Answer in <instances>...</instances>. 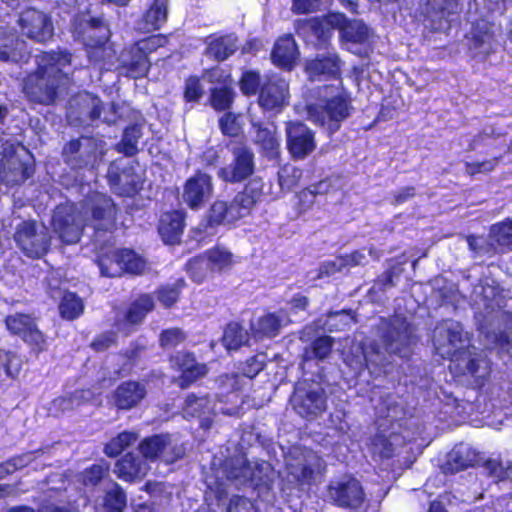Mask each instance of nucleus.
<instances>
[{"mask_svg":"<svg viewBox=\"0 0 512 512\" xmlns=\"http://www.w3.org/2000/svg\"><path fill=\"white\" fill-rule=\"evenodd\" d=\"M67 49L43 50L35 55V68L22 81V93L32 104L51 106L59 99L61 88L69 81L64 69L72 64Z\"/></svg>","mask_w":512,"mask_h":512,"instance_id":"1","label":"nucleus"},{"mask_svg":"<svg viewBox=\"0 0 512 512\" xmlns=\"http://www.w3.org/2000/svg\"><path fill=\"white\" fill-rule=\"evenodd\" d=\"M238 86L244 96H257V104L264 112L279 114L289 105V82L278 73L261 75L259 70L246 69Z\"/></svg>","mask_w":512,"mask_h":512,"instance_id":"2","label":"nucleus"},{"mask_svg":"<svg viewBox=\"0 0 512 512\" xmlns=\"http://www.w3.org/2000/svg\"><path fill=\"white\" fill-rule=\"evenodd\" d=\"M263 186L262 180L250 179L230 202L214 201L206 214V227L215 228L221 225L235 224L250 215L263 196Z\"/></svg>","mask_w":512,"mask_h":512,"instance_id":"3","label":"nucleus"},{"mask_svg":"<svg viewBox=\"0 0 512 512\" xmlns=\"http://www.w3.org/2000/svg\"><path fill=\"white\" fill-rule=\"evenodd\" d=\"M305 110L309 120L331 138L351 116L354 108L350 93L342 87L334 95L320 96L316 102L307 104Z\"/></svg>","mask_w":512,"mask_h":512,"instance_id":"4","label":"nucleus"},{"mask_svg":"<svg viewBox=\"0 0 512 512\" xmlns=\"http://www.w3.org/2000/svg\"><path fill=\"white\" fill-rule=\"evenodd\" d=\"M84 210L87 225L93 229V243L106 239L107 235L113 237L118 226L120 208L112 197L96 192L86 199Z\"/></svg>","mask_w":512,"mask_h":512,"instance_id":"5","label":"nucleus"},{"mask_svg":"<svg viewBox=\"0 0 512 512\" xmlns=\"http://www.w3.org/2000/svg\"><path fill=\"white\" fill-rule=\"evenodd\" d=\"M335 12L322 16L299 18L294 21L295 34L305 43L316 49H325L330 44L335 25L338 24Z\"/></svg>","mask_w":512,"mask_h":512,"instance_id":"6","label":"nucleus"},{"mask_svg":"<svg viewBox=\"0 0 512 512\" xmlns=\"http://www.w3.org/2000/svg\"><path fill=\"white\" fill-rule=\"evenodd\" d=\"M232 154L231 162L221 167L217 176L220 180L229 184L242 183L250 179H260L252 177L256 171L255 154L245 141L237 142L230 148Z\"/></svg>","mask_w":512,"mask_h":512,"instance_id":"7","label":"nucleus"},{"mask_svg":"<svg viewBox=\"0 0 512 512\" xmlns=\"http://www.w3.org/2000/svg\"><path fill=\"white\" fill-rule=\"evenodd\" d=\"M16 25L19 34L35 43L46 44L54 36L50 14L35 7H25L17 14Z\"/></svg>","mask_w":512,"mask_h":512,"instance_id":"8","label":"nucleus"},{"mask_svg":"<svg viewBox=\"0 0 512 512\" xmlns=\"http://www.w3.org/2000/svg\"><path fill=\"white\" fill-rule=\"evenodd\" d=\"M326 495L332 505L354 511L362 508L366 501L361 482L351 474L331 480L326 486Z\"/></svg>","mask_w":512,"mask_h":512,"instance_id":"9","label":"nucleus"},{"mask_svg":"<svg viewBox=\"0 0 512 512\" xmlns=\"http://www.w3.org/2000/svg\"><path fill=\"white\" fill-rule=\"evenodd\" d=\"M14 240L19 249L32 259L45 256L50 250L51 236L46 228L38 229L34 220L19 223L14 233Z\"/></svg>","mask_w":512,"mask_h":512,"instance_id":"10","label":"nucleus"},{"mask_svg":"<svg viewBox=\"0 0 512 512\" xmlns=\"http://www.w3.org/2000/svg\"><path fill=\"white\" fill-rule=\"evenodd\" d=\"M286 148L294 161L304 160L317 148L316 133L300 120L285 122Z\"/></svg>","mask_w":512,"mask_h":512,"instance_id":"11","label":"nucleus"},{"mask_svg":"<svg viewBox=\"0 0 512 512\" xmlns=\"http://www.w3.org/2000/svg\"><path fill=\"white\" fill-rule=\"evenodd\" d=\"M51 223L62 243L70 245L80 241L83 226L80 221V211L75 204L57 205Z\"/></svg>","mask_w":512,"mask_h":512,"instance_id":"12","label":"nucleus"},{"mask_svg":"<svg viewBox=\"0 0 512 512\" xmlns=\"http://www.w3.org/2000/svg\"><path fill=\"white\" fill-rule=\"evenodd\" d=\"M168 361L171 369L179 373L176 381L180 389L191 387L209 372L207 364L198 362L192 351H176L169 355Z\"/></svg>","mask_w":512,"mask_h":512,"instance_id":"13","label":"nucleus"},{"mask_svg":"<svg viewBox=\"0 0 512 512\" xmlns=\"http://www.w3.org/2000/svg\"><path fill=\"white\" fill-rule=\"evenodd\" d=\"M64 163L72 170L86 169L97 157V143L92 136L81 135L64 144L61 152Z\"/></svg>","mask_w":512,"mask_h":512,"instance_id":"14","label":"nucleus"},{"mask_svg":"<svg viewBox=\"0 0 512 512\" xmlns=\"http://www.w3.org/2000/svg\"><path fill=\"white\" fill-rule=\"evenodd\" d=\"M213 192L212 176L198 169L184 182L182 200L189 209L197 211L212 197Z\"/></svg>","mask_w":512,"mask_h":512,"instance_id":"15","label":"nucleus"},{"mask_svg":"<svg viewBox=\"0 0 512 512\" xmlns=\"http://www.w3.org/2000/svg\"><path fill=\"white\" fill-rule=\"evenodd\" d=\"M342 65L337 53L316 55L305 60L304 72L312 82L334 80L342 85Z\"/></svg>","mask_w":512,"mask_h":512,"instance_id":"16","label":"nucleus"},{"mask_svg":"<svg viewBox=\"0 0 512 512\" xmlns=\"http://www.w3.org/2000/svg\"><path fill=\"white\" fill-rule=\"evenodd\" d=\"M326 470V464L321 458H317L314 464H289L286 466V479L291 487L298 491L309 490L321 482Z\"/></svg>","mask_w":512,"mask_h":512,"instance_id":"17","label":"nucleus"},{"mask_svg":"<svg viewBox=\"0 0 512 512\" xmlns=\"http://www.w3.org/2000/svg\"><path fill=\"white\" fill-rule=\"evenodd\" d=\"M273 468L267 462L244 460L239 467L232 468L230 476L257 490H269L274 483Z\"/></svg>","mask_w":512,"mask_h":512,"instance_id":"18","label":"nucleus"},{"mask_svg":"<svg viewBox=\"0 0 512 512\" xmlns=\"http://www.w3.org/2000/svg\"><path fill=\"white\" fill-rule=\"evenodd\" d=\"M147 394L148 391L143 382L128 379L120 382L111 392L110 403L117 411H130L138 408Z\"/></svg>","mask_w":512,"mask_h":512,"instance_id":"19","label":"nucleus"},{"mask_svg":"<svg viewBox=\"0 0 512 512\" xmlns=\"http://www.w3.org/2000/svg\"><path fill=\"white\" fill-rule=\"evenodd\" d=\"M95 246V262L99 267L101 276L108 278L122 277L120 248H115L114 237H107Z\"/></svg>","mask_w":512,"mask_h":512,"instance_id":"20","label":"nucleus"},{"mask_svg":"<svg viewBox=\"0 0 512 512\" xmlns=\"http://www.w3.org/2000/svg\"><path fill=\"white\" fill-rule=\"evenodd\" d=\"M106 178L110 188L121 197H134L142 189V179L132 167L110 166Z\"/></svg>","mask_w":512,"mask_h":512,"instance_id":"21","label":"nucleus"},{"mask_svg":"<svg viewBox=\"0 0 512 512\" xmlns=\"http://www.w3.org/2000/svg\"><path fill=\"white\" fill-rule=\"evenodd\" d=\"M205 55L218 63L232 57L240 48L239 37L234 32H215L206 37Z\"/></svg>","mask_w":512,"mask_h":512,"instance_id":"22","label":"nucleus"},{"mask_svg":"<svg viewBox=\"0 0 512 512\" xmlns=\"http://www.w3.org/2000/svg\"><path fill=\"white\" fill-rule=\"evenodd\" d=\"M186 212L174 209L161 214L158 222V233L165 244L176 245L181 241L186 226Z\"/></svg>","mask_w":512,"mask_h":512,"instance_id":"23","label":"nucleus"},{"mask_svg":"<svg viewBox=\"0 0 512 512\" xmlns=\"http://www.w3.org/2000/svg\"><path fill=\"white\" fill-rule=\"evenodd\" d=\"M298 45L292 34H284L275 41L271 50L272 63L283 71H292L299 58Z\"/></svg>","mask_w":512,"mask_h":512,"instance_id":"24","label":"nucleus"},{"mask_svg":"<svg viewBox=\"0 0 512 512\" xmlns=\"http://www.w3.org/2000/svg\"><path fill=\"white\" fill-rule=\"evenodd\" d=\"M151 66L150 58L146 57L137 46L131 44L122 51L119 67L125 77L133 80L142 79L149 74Z\"/></svg>","mask_w":512,"mask_h":512,"instance_id":"25","label":"nucleus"},{"mask_svg":"<svg viewBox=\"0 0 512 512\" xmlns=\"http://www.w3.org/2000/svg\"><path fill=\"white\" fill-rule=\"evenodd\" d=\"M75 29L93 47H102L109 40V29L102 16L83 19Z\"/></svg>","mask_w":512,"mask_h":512,"instance_id":"26","label":"nucleus"},{"mask_svg":"<svg viewBox=\"0 0 512 512\" xmlns=\"http://www.w3.org/2000/svg\"><path fill=\"white\" fill-rule=\"evenodd\" d=\"M26 42L13 29L0 27V61L18 62L24 58Z\"/></svg>","mask_w":512,"mask_h":512,"instance_id":"27","label":"nucleus"},{"mask_svg":"<svg viewBox=\"0 0 512 512\" xmlns=\"http://www.w3.org/2000/svg\"><path fill=\"white\" fill-rule=\"evenodd\" d=\"M72 107L79 119L94 122L101 117L103 102L98 95L84 91L73 97Z\"/></svg>","mask_w":512,"mask_h":512,"instance_id":"28","label":"nucleus"},{"mask_svg":"<svg viewBox=\"0 0 512 512\" xmlns=\"http://www.w3.org/2000/svg\"><path fill=\"white\" fill-rule=\"evenodd\" d=\"M154 296L151 293H140L127 306L124 312V322L129 326H140L146 317L155 309Z\"/></svg>","mask_w":512,"mask_h":512,"instance_id":"29","label":"nucleus"},{"mask_svg":"<svg viewBox=\"0 0 512 512\" xmlns=\"http://www.w3.org/2000/svg\"><path fill=\"white\" fill-rule=\"evenodd\" d=\"M335 15L339 17L335 29L339 30L343 42L362 45L369 41V29L365 23L349 20L344 13L335 12Z\"/></svg>","mask_w":512,"mask_h":512,"instance_id":"30","label":"nucleus"},{"mask_svg":"<svg viewBox=\"0 0 512 512\" xmlns=\"http://www.w3.org/2000/svg\"><path fill=\"white\" fill-rule=\"evenodd\" d=\"M144 469V462L133 452H127L116 461L114 472L120 480L131 483L145 475Z\"/></svg>","mask_w":512,"mask_h":512,"instance_id":"31","label":"nucleus"},{"mask_svg":"<svg viewBox=\"0 0 512 512\" xmlns=\"http://www.w3.org/2000/svg\"><path fill=\"white\" fill-rule=\"evenodd\" d=\"M326 398L318 391L309 390L299 397L295 403L296 412L303 418L312 419L326 410Z\"/></svg>","mask_w":512,"mask_h":512,"instance_id":"32","label":"nucleus"},{"mask_svg":"<svg viewBox=\"0 0 512 512\" xmlns=\"http://www.w3.org/2000/svg\"><path fill=\"white\" fill-rule=\"evenodd\" d=\"M204 252L213 276L230 272L237 263L235 255L225 246L216 244Z\"/></svg>","mask_w":512,"mask_h":512,"instance_id":"33","label":"nucleus"},{"mask_svg":"<svg viewBox=\"0 0 512 512\" xmlns=\"http://www.w3.org/2000/svg\"><path fill=\"white\" fill-rule=\"evenodd\" d=\"M254 127V142L260 148L262 156L268 160H278L280 157V143L276 130L265 127L261 123Z\"/></svg>","mask_w":512,"mask_h":512,"instance_id":"34","label":"nucleus"},{"mask_svg":"<svg viewBox=\"0 0 512 512\" xmlns=\"http://www.w3.org/2000/svg\"><path fill=\"white\" fill-rule=\"evenodd\" d=\"M187 287L184 278H178L173 283H165L159 285L154 295L160 304L166 310L174 308L180 301L183 290Z\"/></svg>","mask_w":512,"mask_h":512,"instance_id":"35","label":"nucleus"},{"mask_svg":"<svg viewBox=\"0 0 512 512\" xmlns=\"http://www.w3.org/2000/svg\"><path fill=\"white\" fill-rule=\"evenodd\" d=\"M169 443L168 435L153 434L143 438L139 442L137 449L143 459L154 462L160 458Z\"/></svg>","mask_w":512,"mask_h":512,"instance_id":"36","label":"nucleus"},{"mask_svg":"<svg viewBox=\"0 0 512 512\" xmlns=\"http://www.w3.org/2000/svg\"><path fill=\"white\" fill-rule=\"evenodd\" d=\"M209 266L208 259L203 251L189 258L184 264L183 269L193 283L200 285L213 277Z\"/></svg>","mask_w":512,"mask_h":512,"instance_id":"37","label":"nucleus"},{"mask_svg":"<svg viewBox=\"0 0 512 512\" xmlns=\"http://www.w3.org/2000/svg\"><path fill=\"white\" fill-rule=\"evenodd\" d=\"M142 126L139 123L127 125L122 133L121 140L116 144L117 152L126 157H134L138 154V142L142 138Z\"/></svg>","mask_w":512,"mask_h":512,"instance_id":"38","label":"nucleus"},{"mask_svg":"<svg viewBox=\"0 0 512 512\" xmlns=\"http://www.w3.org/2000/svg\"><path fill=\"white\" fill-rule=\"evenodd\" d=\"M106 479H110V464L104 459L91 464L80 473V482L86 488L94 489Z\"/></svg>","mask_w":512,"mask_h":512,"instance_id":"39","label":"nucleus"},{"mask_svg":"<svg viewBox=\"0 0 512 512\" xmlns=\"http://www.w3.org/2000/svg\"><path fill=\"white\" fill-rule=\"evenodd\" d=\"M282 319L274 312H268L258 317L255 326L251 327L255 338H274L281 330Z\"/></svg>","mask_w":512,"mask_h":512,"instance_id":"40","label":"nucleus"},{"mask_svg":"<svg viewBox=\"0 0 512 512\" xmlns=\"http://www.w3.org/2000/svg\"><path fill=\"white\" fill-rule=\"evenodd\" d=\"M122 276H140L147 269L146 259L132 248H120Z\"/></svg>","mask_w":512,"mask_h":512,"instance_id":"41","label":"nucleus"},{"mask_svg":"<svg viewBox=\"0 0 512 512\" xmlns=\"http://www.w3.org/2000/svg\"><path fill=\"white\" fill-rule=\"evenodd\" d=\"M426 13L437 20L448 21L461 9V0H425Z\"/></svg>","mask_w":512,"mask_h":512,"instance_id":"42","label":"nucleus"},{"mask_svg":"<svg viewBox=\"0 0 512 512\" xmlns=\"http://www.w3.org/2000/svg\"><path fill=\"white\" fill-rule=\"evenodd\" d=\"M84 302L75 292L65 291L59 301L58 310L64 320L73 321L84 313Z\"/></svg>","mask_w":512,"mask_h":512,"instance_id":"43","label":"nucleus"},{"mask_svg":"<svg viewBox=\"0 0 512 512\" xmlns=\"http://www.w3.org/2000/svg\"><path fill=\"white\" fill-rule=\"evenodd\" d=\"M222 342L228 350H238L248 344L249 333L239 322L231 321L224 328Z\"/></svg>","mask_w":512,"mask_h":512,"instance_id":"44","label":"nucleus"},{"mask_svg":"<svg viewBox=\"0 0 512 512\" xmlns=\"http://www.w3.org/2000/svg\"><path fill=\"white\" fill-rule=\"evenodd\" d=\"M489 236L502 251H512V218L491 225Z\"/></svg>","mask_w":512,"mask_h":512,"instance_id":"45","label":"nucleus"},{"mask_svg":"<svg viewBox=\"0 0 512 512\" xmlns=\"http://www.w3.org/2000/svg\"><path fill=\"white\" fill-rule=\"evenodd\" d=\"M138 433L124 430L105 443L103 452L109 458L118 457L126 448L138 440Z\"/></svg>","mask_w":512,"mask_h":512,"instance_id":"46","label":"nucleus"},{"mask_svg":"<svg viewBox=\"0 0 512 512\" xmlns=\"http://www.w3.org/2000/svg\"><path fill=\"white\" fill-rule=\"evenodd\" d=\"M168 0H153L143 15V20L149 30H159L167 21Z\"/></svg>","mask_w":512,"mask_h":512,"instance_id":"47","label":"nucleus"},{"mask_svg":"<svg viewBox=\"0 0 512 512\" xmlns=\"http://www.w3.org/2000/svg\"><path fill=\"white\" fill-rule=\"evenodd\" d=\"M111 481L112 487L103 497L105 512H123L127 505V496L124 489L115 481Z\"/></svg>","mask_w":512,"mask_h":512,"instance_id":"48","label":"nucleus"},{"mask_svg":"<svg viewBox=\"0 0 512 512\" xmlns=\"http://www.w3.org/2000/svg\"><path fill=\"white\" fill-rule=\"evenodd\" d=\"M234 98L235 92L231 85L210 88L209 104L215 111L229 110Z\"/></svg>","mask_w":512,"mask_h":512,"instance_id":"49","label":"nucleus"},{"mask_svg":"<svg viewBox=\"0 0 512 512\" xmlns=\"http://www.w3.org/2000/svg\"><path fill=\"white\" fill-rule=\"evenodd\" d=\"M4 322L9 333L18 337H22L28 329L36 324L30 314L19 312L7 315Z\"/></svg>","mask_w":512,"mask_h":512,"instance_id":"50","label":"nucleus"},{"mask_svg":"<svg viewBox=\"0 0 512 512\" xmlns=\"http://www.w3.org/2000/svg\"><path fill=\"white\" fill-rule=\"evenodd\" d=\"M333 347V337L329 335L318 336L310 343L311 358L318 361H323L330 356Z\"/></svg>","mask_w":512,"mask_h":512,"instance_id":"51","label":"nucleus"},{"mask_svg":"<svg viewBox=\"0 0 512 512\" xmlns=\"http://www.w3.org/2000/svg\"><path fill=\"white\" fill-rule=\"evenodd\" d=\"M204 95L201 77L190 75L185 79L183 87V100L187 103H198Z\"/></svg>","mask_w":512,"mask_h":512,"instance_id":"52","label":"nucleus"},{"mask_svg":"<svg viewBox=\"0 0 512 512\" xmlns=\"http://www.w3.org/2000/svg\"><path fill=\"white\" fill-rule=\"evenodd\" d=\"M20 338L28 345L30 352L35 355H39L47 349L46 337L38 329L37 324L28 329V331Z\"/></svg>","mask_w":512,"mask_h":512,"instance_id":"53","label":"nucleus"},{"mask_svg":"<svg viewBox=\"0 0 512 512\" xmlns=\"http://www.w3.org/2000/svg\"><path fill=\"white\" fill-rule=\"evenodd\" d=\"M187 338L186 332L179 327L163 329L159 334V345L162 349H172L179 346Z\"/></svg>","mask_w":512,"mask_h":512,"instance_id":"54","label":"nucleus"},{"mask_svg":"<svg viewBox=\"0 0 512 512\" xmlns=\"http://www.w3.org/2000/svg\"><path fill=\"white\" fill-rule=\"evenodd\" d=\"M483 467L487 475L497 481L512 480V464L504 466L500 459L488 458L483 463Z\"/></svg>","mask_w":512,"mask_h":512,"instance_id":"55","label":"nucleus"},{"mask_svg":"<svg viewBox=\"0 0 512 512\" xmlns=\"http://www.w3.org/2000/svg\"><path fill=\"white\" fill-rule=\"evenodd\" d=\"M137 46L146 57H149L152 53L156 52L159 48L164 47L168 44V37L164 34H153L145 38L139 39L132 43Z\"/></svg>","mask_w":512,"mask_h":512,"instance_id":"56","label":"nucleus"},{"mask_svg":"<svg viewBox=\"0 0 512 512\" xmlns=\"http://www.w3.org/2000/svg\"><path fill=\"white\" fill-rule=\"evenodd\" d=\"M21 368L22 361L16 353L0 351V369H3L8 377L16 379Z\"/></svg>","mask_w":512,"mask_h":512,"instance_id":"57","label":"nucleus"},{"mask_svg":"<svg viewBox=\"0 0 512 512\" xmlns=\"http://www.w3.org/2000/svg\"><path fill=\"white\" fill-rule=\"evenodd\" d=\"M302 170L290 164L282 166L278 171V183L281 188L291 189L298 185Z\"/></svg>","mask_w":512,"mask_h":512,"instance_id":"58","label":"nucleus"},{"mask_svg":"<svg viewBox=\"0 0 512 512\" xmlns=\"http://www.w3.org/2000/svg\"><path fill=\"white\" fill-rule=\"evenodd\" d=\"M210 399L207 395L197 396L195 393H189L185 399V407L192 416L202 417L206 415L209 410Z\"/></svg>","mask_w":512,"mask_h":512,"instance_id":"59","label":"nucleus"},{"mask_svg":"<svg viewBox=\"0 0 512 512\" xmlns=\"http://www.w3.org/2000/svg\"><path fill=\"white\" fill-rule=\"evenodd\" d=\"M470 467H473L472 459H469L462 452L456 451L449 455L444 470L445 473L456 474Z\"/></svg>","mask_w":512,"mask_h":512,"instance_id":"60","label":"nucleus"},{"mask_svg":"<svg viewBox=\"0 0 512 512\" xmlns=\"http://www.w3.org/2000/svg\"><path fill=\"white\" fill-rule=\"evenodd\" d=\"M118 343L117 333L112 330H107L97 334L89 347L96 353L105 352Z\"/></svg>","mask_w":512,"mask_h":512,"instance_id":"61","label":"nucleus"},{"mask_svg":"<svg viewBox=\"0 0 512 512\" xmlns=\"http://www.w3.org/2000/svg\"><path fill=\"white\" fill-rule=\"evenodd\" d=\"M266 366L264 360V354L262 358L259 355H253L248 357L240 366L241 374L249 380L254 379Z\"/></svg>","mask_w":512,"mask_h":512,"instance_id":"62","label":"nucleus"},{"mask_svg":"<svg viewBox=\"0 0 512 512\" xmlns=\"http://www.w3.org/2000/svg\"><path fill=\"white\" fill-rule=\"evenodd\" d=\"M147 346L138 341H132L129 347L120 352V356L125 360V365L130 367L136 366L144 352H146Z\"/></svg>","mask_w":512,"mask_h":512,"instance_id":"63","label":"nucleus"},{"mask_svg":"<svg viewBox=\"0 0 512 512\" xmlns=\"http://www.w3.org/2000/svg\"><path fill=\"white\" fill-rule=\"evenodd\" d=\"M399 269L397 265H392L388 267L382 274L378 275L373 281L372 289L378 292H384L388 288L393 287L394 278L399 274Z\"/></svg>","mask_w":512,"mask_h":512,"instance_id":"64","label":"nucleus"}]
</instances>
